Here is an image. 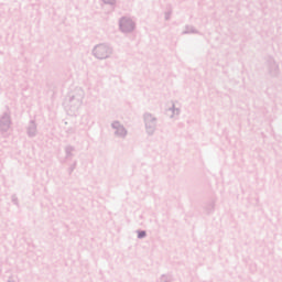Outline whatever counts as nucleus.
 Masks as SVG:
<instances>
[{
    "label": "nucleus",
    "mask_w": 282,
    "mask_h": 282,
    "mask_svg": "<svg viewBox=\"0 0 282 282\" xmlns=\"http://www.w3.org/2000/svg\"><path fill=\"white\" fill-rule=\"evenodd\" d=\"M127 25H129V28H133V23L131 22V20H121V28L124 32H127Z\"/></svg>",
    "instance_id": "2"
},
{
    "label": "nucleus",
    "mask_w": 282,
    "mask_h": 282,
    "mask_svg": "<svg viewBox=\"0 0 282 282\" xmlns=\"http://www.w3.org/2000/svg\"><path fill=\"white\" fill-rule=\"evenodd\" d=\"M138 237H139V239L147 237V231H139Z\"/></svg>",
    "instance_id": "3"
},
{
    "label": "nucleus",
    "mask_w": 282,
    "mask_h": 282,
    "mask_svg": "<svg viewBox=\"0 0 282 282\" xmlns=\"http://www.w3.org/2000/svg\"><path fill=\"white\" fill-rule=\"evenodd\" d=\"M105 3H113V0H104Z\"/></svg>",
    "instance_id": "4"
},
{
    "label": "nucleus",
    "mask_w": 282,
    "mask_h": 282,
    "mask_svg": "<svg viewBox=\"0 0 282 282\" xmlns=\"http://www.w3.org/2000/svg\"><path fill=\"white\" fill-rule=\"evenodd\" d=\"M94 54L97 58H107L109 56V48L106 46L99 45L95 47Z\"/></svg>",
    "instance_id": "1"
}]
</instances>
